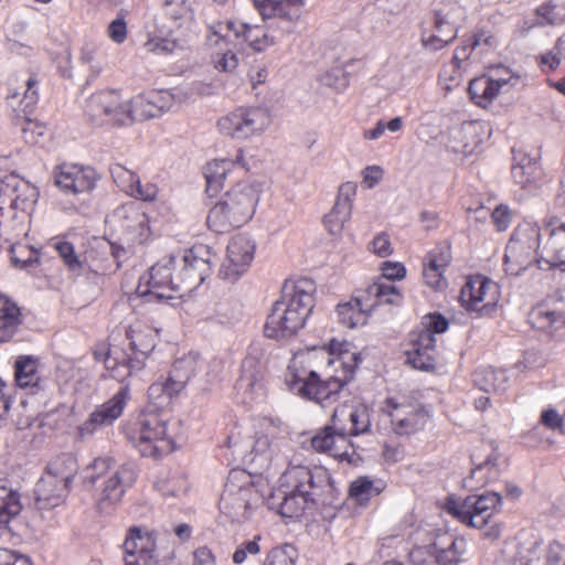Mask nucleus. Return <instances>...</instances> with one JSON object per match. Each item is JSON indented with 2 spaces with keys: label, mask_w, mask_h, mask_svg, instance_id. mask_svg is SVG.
<instances>
[{
  "label": "nucleus",
  "mask_w": 565,
  "mask_h": 565,
  "mask_svg": "<svg viewBox=\"0 0 565 565\" xmlns=\"http://www.w3.org/2000/svg\"><path fill=\"white\" fill-rule=\"evenodd\" d=\"M323 354L327 355L328 367L335 366V374L326 372L323 380L312 367L317 358L316 351L294 355L284 380L291 393L319 404L335 401L342 387L352 379L360 358L349 342L335 340L330 342L329 351Z\"/></svg>",
  "instance_id": "nucleus-1"
},
{
  "label": "nucleus",
  "mask_w": 565,
  "mask_h": 565,
  "mask_svg": "<svg viewBox=\"0 0 565 565\" xmlns=\"http://www.w3.org/2000/svg\"><path fill=\"white\" fill-rule=\"evenodd\" d=\"M182 263L180 273L173 276L174 258H162L140 279L137 291L141 296L172 299L177 292L199 287L211 274V253L204 245L185 250Z\"/></svg>",
  "instance_id": "nucleus-2"
},
{
  "label": "nucleus",
  "mask_w": 565,
  "mask_h": 565,
  "mask_svg": "<svg viewBox=\"0 0 565 565\" xmlns=\"http://www.w3.org/2000/svg\"><path fill=\"white\" fill-rule=\"evenodd\" d=\"M279 481L280 487L270 494L267 504L284 518L297 519L315 505L330 478L322 467L292 463Z\"/></svg>",
  "instance_id": "nucleus-3"
},
{
  "label": "nucleus",
  "mask_w": 565,
  "mask_h": 565,
  "mask_svg": "<svg viewBox=\"0 0 565 565\" xmlns=\"http://www.w3.org/2000/svg\"><path fill=\"white\" fill-rule=\"evenodd\" d=\"M266 28L236 23L243 47L245 44L255 52H263L276 45L284 36L294 33L306 13V0H252Z\"/></svg>",
  "instance_id": "nucleus-4"
},
{
  "label": "nucleus",
  "mask_w": 565,
  "mask_h": 565,
  "mask_svg": "<svg viewBox=\"0 0 565 565\" xmlns=\"http://www.w3.org/2000/svg\"><path fill=\"white\" fill-rule=\"evenodd\" d=\"M370 428L371 412L367 406L341 405L333 411L331 423L312 437L311 446L316 451L353 463L356 451L350 437L366 434Z\"/></svg>",
  "instance_id": "nucleus-5"
},
{
  "label": "nucleus",
  "mask_w": 565,
  "mask_h": 565,
  "mask_svg": "<svg viewBox=\"0 0 565 565\" xmlns=\"http://www.w3.org/2000/svg\"><path fill=\"white\" fill-rule=\"evenodd\" d=\"M315 291L313 281L307 278L285 284L280 298L275 301L267 317L265 335L279 340L296 334L305 326L313 308Z\"/></svg>",
  "instance_id": "nucleus-6"
},
{
  "label": "nucleus",
  "mask_w": 565,
  "mask_h": 565,
  "mask_svg": "<svg viewBox=\"0 0 565 565\" xmlns=\"http://www.w3.org/2000/svg\"><path fill=\"white\" fill-rule=\"evenodd\" d=\"M38 198V189L15 174L0 180V238L11 242L26 236Z\"/></svg>",
  "instance_id": "nucleus-7"
},
{
  "label": "nucleus",
  "mask_w": 565,
  "mask_h": 565,
  "mask_svg": "<svg viewBox=\"0 0 565 565\" xmlns=\"http://www.w3.org/2000/svg\"><path fill=\"white\" fill-rule=\"evenodd\" d=\"M262 192L259 182H237L211 207L206 218L209 228L215 233H226L249 222L256 212Z\"/></svg>",
  "instance_id": "nucleus-8"
},
{
  "label": "nucleus",
  "mask_w": 565,
  "mask_h": 565,
  "mask_svg": "<svg viewBox=\"0 0 565 565\" xmlns=\"http://www.w3.org/2000/svg\"><path fill=\"white\" fill-rule=\"evenodd\" d=\"M127 337L130 340L132 351L130 355L117 349H109L103 358L109 375L118 382H124L145 367L146 358L154 349L158 334L149 327H131L127 331Z\"/></svg>",
  "instance_id": "nucleus-9"
},
{
  "label": "nucleus",
  "mask_w": 565,
  "mask_h": 565,
  "mask_svg": "<svg viewBox=\"0 0 565 565\" xmlns=\"http://www.w3.org/2000/svg\"><path fill=\"white\" fill-rule=\"evenodd\" d=\"M128 438L142 457L159 458L174 449L168 419L151 409H146L138 417L128 431Z\"/></svg>",
  "instance_id": "nucleus-10"
},
{
  "label": "nucleus",
  "mask_w": 565,
  "mask_h": 565,
  "mask_svg": "<svg viewBox=\"0 0 565 565\" xmlns=\"http://www.w3.org/2000/svg\"><path fill=\"white\" fill-rule=\"evenodd\" d=\"M401 299L402 295L393 284L377 280L366 288L363 296L353 297L338 305L339 322L350 329L364 326L376 306L395 305Z\"/></svg>",
  "instance_id": "nucleus-11"
},
{
  "label": "nucleus",
  "mask_w": 565,
  "mask_h": 565,
  "mask_svg": "<svg viewBox=\"0 0 565 565\" xmlns=\"http://www.w3.org/2000/svg\"><path fill=\"white\" fill-rule=\"evenodd\" d=\"M271 125L270 111L260 106L237 107L217 120L220 134L234 140L260 137Z\"/></svg>",
  "instance_id": "nucleus-12"
},
{
  "label": "nucleus",
  "mask_w": 565,
  "mask_h": 565,
  "mask_svg": "<svg viewBox=\"0 0 565 565\" xmlns=\"http://www.w3.org/2000/svg\"><path fill=\"white\" fill-rule=\"evenodd\" d=\"M501 503L502 499L499 493L484 492L465 499L448 498L444 509L462 524L483 529L490 524L491 519L500 511Z\"/></svg>",
  "instance_id": "nucleus-13"
},
{
  "label": "nucleus",
  "mask_w": 565,
  "mask_h": 565,
  "mask_svg": "<svg viewBox=\"0 0 565 565\" xmlns=\"http://www.w3.org/2000/svg\"><path fill=\"white\" fill-rule=\"evenodd\" d=\"M541 228L536 223L519 224L505 247L504 269L509 275H519L536 260Z\"/></svg>",
  "instance_id": "nucleus-14"
},
{
  "label": "nucleus",
  "mask_w": 565,
  "mask_h": 565,
  "mask_svg": "<svg viewBox=\"0 0 565 565\" xmlns=\"http://www.w3.org/2000/svg\"><path fill=\"white\" fill-rule=\"evenodd\" d=\"M258 501L248 477L242 471H233L225 483L218 507L233 522H244L250 518Z\"/></svg>",
  "instance_id": "nucleus-15"
},
{
  "label": "nucleus",
  "mask_w": 565,
  "mask_h": 565,
  "mask_svg": "<svg viewBox=\"0 0 565 565\" xmlns=\"http://www.w3.org/2000/svg\"><path fill=\"white\" fill-rule=\"evenodd\" d=\"M212 64L217 71L232 72L238 66L243 42L236 22L222 21L210 28L206 36Z\"/></svg>",
  "instance_id": "nucleus-16"
},
{
  "label": "nucleus",
  "mask_w": 565,
  "mask_h": 565,
  "mask_svg": "<svg viewBox=\"0 0 565 565\" xmlns=\"http://www.w3.org/2000/svg\"><path fill=\"white\" fill-rule=\"evenodd\" d=\"M382 414L388 418L391 430L402 437L417 434L430 420V414L423 405L404 396L386 398Z\"/></svg>",
  "instance_id": "nucleus-17"
},
{
  "label": "nucleus",
  "mask_w": 565,
  "mask_h": 565,
  "mask_svg": "<svg viewBox=\"0 0 565 565\" xmlns=\"http://www.w3.org/2000/svg\"><path fill=\"white\" fill-rule=\"evenodd\" d=\"M500 298V287L493 280L476 275L462 286L459 301L468 312L490 317L495 312Z\"/></svg>",
  "instance_id": "nucleus-18"
},
{
  "label": "nucleus",
  "mask_w": 565,
  "mask_h": 565,
  "mask_svg": "<svg viewBox=\"0 0 565 565\" xmlns=\"http://www.w3.org/2000/svg\"><path fill=\"white\" fill-rule=\"evenodd\" d=\"M85 115L94 122H130L129 99L121 98L115 89H104L92 94L85 105Z\"/></svg>",
  "instance_id": "nucleus-19"
},
{
  "label": "nucleus",
  "mask_w": 565,
  "mask_h": 565,
  "mask_svg": "<svg viewBox=\"0 0 565 565\" xmlns=\"http://www.w3.org/2000/svg\"><path fill=\"white\" fill-rule=\"evenodd\" d=\"M256 252V243L246 234H237L227 244L218 276L228 282L237 281L249 268Z\"/></svg>",
  "instance_id": "nucleus-20"
},
{
  "label": "nucleus",
  "mask_w": 565,
  "mask_h": 565,
  "mask_svg": "<svg viewBox=\"0 0 565 565\" xmlns=\"http://www.w3.org/2000/svg\"><path fill=\"white\" fill-rule=\"evenodd\" d=\"M106 223L131 244H141L149 235L148 217L135 203L115 209Z\"/></svg>",
  "instance_id": "nucleus-21"
},
{
  "label": "nucleus",
  "mask_w": 565,
  "mask_h": 565,
  "mask_svg": "<svg viewBox=\"0 0 565 565\" xmlns=\"http://www.w3.org/2000/svg\"><path fill=\"white\" fill-rule=\"evenodd\" d=\"M129 399L130 388L126 384L110 399L97 406L88 418L78 426L79 437H90L98 430L113 425L121 416Z\"/></svg>",
  "instance_id": "nucleus-22"
},
{
  "label": "nucleus",
  "mask_w": 565,
  "mask_h": 565,
  "mask_svg": "<svg viewBox=\"0 0 565 565\" xmlns=\"http://www.w3.org/2000/svg\"><path fill=\"white\" fill-rule=\"evenodd\" d=\"M281 438L279 428L269 419H263L258 424L247 460L256 470H265L270 467L274 458L280 449Z\"/></svg>",
  "instance_id": "nucleus-23"
},
{
  "label": "nucleus",
  "mask_w": 565,
  "mask_h": 565,
  "mask_svg": "<svg viewBox=\"0 0 565 565\" xmlns=\"http://www.w3.org/2000/svg\"><path fill=\"white\" fill-rule=\"evenodd\" d=\"M55 185L65 194L92 191L98 180L95 169L77 163H61L53 172Z\"/></svg>",
  "instance_id": "nucleus-24"
},
{
  "label": "nucleus",
  "mask_w": 565,
  "mask_h": 565,
  "mask_svg": "<svg viewBox=\"0 0 565 565\" xmlns=\"http://www.w3.org/2000/svg\"><path fill=\"white\" fill-rule=\"evenodd\" d=\"M177 98L170 89L150 90L129 99L130 122L160 116L175 105Z\"/></svg>",
  "instance_id": "nucleus-25"
},
{
  "label": "nucleus",
  "mask_w": 565,
  "mask_h": 565,
  "mask_svg": "<svg viewBox=\"0 0 565 565\" xmlns=\"http://www.w3.org/2000/svg\"><path fill=\"white\" fill-rule=\"evenodd\" d=\"M136 479L137 472L131 465L119 466L102 484L97 499L99 511L107 513L117 505Z\"/></svg>",
  "instance_id": "nucleus-26"
},
{
  "label": "nucleus",
  "mask_w": 565,
  "mask_h": 565,
  "mask_svg": "<svg viewBox=\"0 0 565 565\" xmlns=\"http://www.w3.org/2000/svg\"><path fill=\"white\" fill-rule=\"evenodd\" d=\"M356 188V183L351 181L339 186L335 203L323 218L324 227L329 234L333 236L341 235L345 224L350 221Z\"/></svg>",
  "instance_id": "nucleus-27"
},
{
  "label": "nucleus",
  "mask_w": 565,
  "mask_h": 565,
  "mask_svg": "<svg viewBox=\"0 0 565 565\" xmlns=\"http://www.w3.org/2000/svg\"><path fill=\"white\" fill-rule=\"evenodd\" d=\"M71 484L49 471L38 481L34 493L36 507L40 510H51L61 505L68 492Z\"/></svg>",
  "instance_id": "nucleus-28"
},
{
  "label": "nucleus",
  "mask_w": 565,
  "mask_h": 565,
  "mask_svg": "<svg viewBox=\"0 0 565 565\" xmlns=\"http://www.w3.org/2000/svg\"><path fill=\"white\" fill-rule=\"evenodd\" d=\"M483 126L479 121H465L452 126L448 131L447 147L465 156L471 154L481 142Z\"/></svg>",
  "instance_id": "nucleus-29"
},
{
  "label": "nucleus",
  "mask_w": 565,
  "mask_h": 565,
  "mask_svg": "<svg viewBox=\"0 0 565 565\" xmlns=\"http://www.w3.org/2000/svg\"><path fill=\"white\" fill-rule=\"evenodd\" d=\"M437 358L436 338L429 331H419L407 351V361L420 371L434 370Z\"/></svg>",
  "instance_id": "nucleus-30"
},
{
  "label": "nucleus",
  "mask_w": 565,
  "mask_h": 565,
  "mask_svg": "<svg viewBox=\"0 0 565 565\" xmlns=\"http://www.w3.org/2000/svg\"><path fill=\"white\" fill-rule=\"evenodd\" d=\"M531 324L541 331L553 333L565 327V303L558 301L553 306L543 305L530 315Z\"/></svg>",
  "instance_id": "nucleus-31"
},
{
  "label": "nucleus",
  "mask_w": 565,
  "mask_h": 565,
  "mask_svg": "<svg viewBox=\"0 0 565 565\" xmlns=\"http://www.w3.org/2000/svg\"><path fill=\"white\" fill-rule=\"evenodd\" d=\"M544 233L547 239L541 249L542 257L551 267L565 266V225L546 226Z\"/></svg>",
  "instance_id": "nucleus-32"
},
{
  "label": "nucleus",
  "mask_w": 565,
  "mask_h": 565,
  "mask_svg": "<svg viewBox=\"0 0 565 565\" xmlns=\"http://www.w3.org/2000/svg\"><path fill=\"white\" fill-rule=\"evenodd\" d=\"M204 366L205 361L199 353L189 352L174 361L169 377L172 380L177 388L182 391L188 382L192 377L196 376Z\"/></svg>",
  "instance_id": "nucleus-33"
},
{
  "label": "nucleus",
  "mask_w": 565,
  "mask_h": 565,
  "mask_svg": "<svg viewBox=\"0 0 565 565\" xmlns=\"http://www.w3.org/2000/svg\"><path fill=\"white\" fill-rule=\"evenodd\" d=\"M145 49L157 55H173L188 50L189 41L173 32L168 34L148 33Z\"/></svg>",
  "instance_id": "nucleus-34"
},
{
  "label": "nucleus",
  "mask_w": 565,
  "mask_h": 565,
  "mask_svg": "<svg viewBox=\"0 0 565 565\" xmlns=\"http://www.w3.org/2000/svg\"><path fill=\"white\" fill-rule=\"evenodd\" d=\"M434 548L439 565H457L466 551V542L445 533L434 543Z\"/></svg>",
  "instance_id": "nucleus-35"
},
{
  "label": "nucleus",
  "mask_w": 565,
  "mask_h": 565,
  "mask_svg": "<svg viewBox=\"0 0 565 565\" xmlns=\"http://www.w3.org/2000/svg\"><path fill=\"white\" fill-rule=\"evenodd\" d=\"M468 90L471 99L481 107H487L503 93L500 85L488 73L471 79Z\"/></svg>",
  "instance_id": "nucleus-36"
},
{
  "label": "nucleus",
  "mask_w": 565,
  "mask_h": 565,
  "mask_svg": "<svg viewBox=\"0 0 565 565\" xmlns=\"http://www.w3.org/2000/svg\"><path fill=\"white\" fill-rule=\"evenodd\" d=\"M21 323L18 305L9 297L0 295V342L10 340Z\"/></svg>",
  "instance_id": "nucleus-37"
},
{
  "label": "nucleus",
  "mask_w": 565,
  "mask_h": 565,
  "mask_svg": "<svg viewBox=\"0 0 565 565\" xmlns=\"http://www.w3.org/2000/svg\"><path fill=\"white\" fill-rule=\"evenodd\" d=\"M181 392L177 388L172 380L168 376L166 380H159L151 384L148 388V407L153 412L164 409L169 406L173 396Z\"/></svg>",
  "instance_id": "nucleus-38"
},
{
  "label": "nucleus",
  "mask_w": 565,
  "mask_h": 565,
  "mask_svg": "<svg viewBox=\"0 0 565 565\" xmlns=\"http://www.w3.org/2000/svg\"><path fill=\"white\" fill-rule=\"evenodd\" d=\"M385 489V482L381 479H372L363 476L351 482L350 498L358 504H366L372 498L379 495Z\"/></svg>",
  "instance_id": "nucleus-39"
},
{
  "label": "nucleus",
  "mask_w": 565,
  "mask_h": 565,
  "mask_svg": "<svg viewBox=\"0 0 565 565\" xmlns=\"http://www.w3.org/2000/svg\"><path fill=\"white\" fill-rule=\"evenodd\" d=\"M156 539L152 533L142 532L140 529H131L124 542L126 556L147 555L156 552Z\"/></svg>",
  "instance_id": "nucleus-40"
},
{
  "label": "nucleus",
  "mask_w": 565,
  "mask_h": 565,
  "mask_svg": "<svg viewBox=\"0 0 565 565\" xmlns=\"http://www.w3.org/2000/svg\"><path fill=\"white\" fill-rule=\"evenodd\" d=\"M234 162L230 159H216L210 161L204 168L206 192L216 194L224 185V180L232 171Z\"/></svg>",
  "instance_id": "nucleus-41"
},
{
  "label": "nucleus",
  "mask_w": 565,
  "mask_h": 565,
  "mask_svg": "<svg viewBox=\"0 0 565 565\" xmlns=\"http://www.w3.org/2000/svg\"><path fill=\"white\" fill-rule=\"evenodd\" d=\"M473 382L484 392H500L507 388L508 375L501 369L480 367L473 373Z\"/></svg>",
  "instance_id": "nucleus-42"
},
{
  "label": "nucleus",
  "mask_w": 565,
  "mask_h": 565,
  "mask_svg": "<svg viewBox=\"0 0 565 565\" xmlns=\"http://www.w3.org/2000/svg\"><path fill=\"white\" fill-rule=\"evenodd\" d=\"M20 495L6 486H0V526H6L21 512Z\"/></svg>",
  "instance_id": "nucleus-43"
},
{
  "label": "nucleus",
  "mask_w": 565,
  "mask_h": 565,
  "mask_svg": "<svg viewBox=\"0 0 565 565\" xmlns=\"http://www.w3.org/2000/svg\"><path fill=\"white\" fill-rule=\"evenodd\" d=\"M14 377L19 387L35 386L39 382L38 361L31 356H20L15 361Z\"/></svg>",
  "instance_id": "nucleus-44"
},
{
  "label": "nucleus",
  "mask_w": 565,
  "mask_h": 565,
  "mask_svg": "<svg viewBox=\"0 0 565 565\" xmlns=\"http://www.w3.org/2000/svg\"><path fill=\"white\" fill-rule=\"evenodd\" d=\"M47 471L71 484L77 471L76 459L71 454H63L49 465Z\"/></svg>",
  "instance_id": "nucleus-45"
},
{
  "label": "nucleus",
  "mask_w": 565,
  "mask_h": 565,
  "mask_svg": "<svg viewBox=\"0 0 565 565\" xmlns=\"http://www.w3.org/2000/svg\"><path fill=\"white\" fill-rule=\"evenodd\" d=\"M105 46L98 42H86L81 50V61L93 72L100 73L105 66Z\"/></svg>",
  "instance_id": "nucleus-46"
},
{
  "label": "nucleus",
  "mask_w": 565,
  "mask_h": 565,
  "mask_svg": "<svg viewBox=\"0 0 565 565\" xmlns=\"http://www.w3.org/2000/svg\"><path fill=\"white\" fill-rule=\"evenodd\" d=\"M157 489L163 497H180L188 490V482L181 473H168L156 483Z\"/></svg>",
  "instance_id": "nucleus-47"
},
{
  "label": "nucleus",
  "mask_w": 565,
  "mask_h": 565,
  "mask_svg": "<svg viewBox=\"0 0 565 565\" xmlns=\"http://www.w3.org/2000/svg\"><path fill=\"white\" fill-rule=\"evenodd\" d=\"M114 465L110 456H100L95 458L84 469V481L94 484L102 476L106 475Z\"/></svg>",
  "instance_id": "nucleus-48"
},
{
  "label": "nucleus",
  "mask_w": 565,
  "mask_h": 565,
  "mask_svg": "<svg viewBox=\"0 0 565 565\" xmlns=\"http://www.w3.org/2000/svg\"><path fill=\"white\" fill-rule=\"evenodd\" d=\"M495 458H488L480 462L472 471L470 479L476 480L477 484H487L499 477V469Z\"/></svg>",
  "instance_id": "nucleus-49"
},
{
  "label": "nucleus",
  "mask_w": 565,
  "mask_h": 565,
  "mask_svg": "<svg viewBox=\"0 0 565 565\" xmlns=\"http://www.w3.org/2000/svg\"><path fill=\"white\" fill-rule=\"evenodd\" d=\"M296 556L297 553L294 546H277L268 553L263 565H295Z\"/></svg>",
  "instance_id": "nucleus-50"
},
{
  "label": "nucleus",
  "mask_w": 565,
  "mask_h": 565,
  "mask_svg": "<svg viewBox=\"0 0 565 565\" xmlns=\"http://www.w3.org/2000/svg\"><path fill=\"white\" fill-rule=\"evenodd\" d=\"M126 13L127 10L121 9L106 29L107 36L116 44H122L128 35Z\"/></svg>",
  "instance_id": "nucleus-51"
},
{
  "label": "nucleus",
  "mask_w": 565,
  "mask_h": 565,
  "mask_svg": "<svg viewBox=\"0 0 565 565\" xmlns=\"http://www.w3.org/2000/svg\"><path fill=\"white\" fill-rule=\"evenodd\" d=\"M110 174L114 182L126 194L132 190L134 183L139 178L134 171L127 169L120 163H114L110 167Z\"/></svg>",
  "instance_id": "nucleus-52"
},
{
  "label": "nucleus",
  "mask_w": 565,
  "mask_h": 565,
  "mask_svg": "<svg viewBox=\"0 0 565 565\" xmlns=\"http://www.w3.org/2000/svg\"><path fill=\"white\" fill-rule=\"evenodd\" d=\"M10 252L15 266L28 267L38 262V250L28 245L13 243Z\"/></svg>",
  "instance_id": "nucleus-53"
},
{
  "label": "nucleus",
  "mask_w": 565,
  "mask_h": 565,
  "mask_svg": "<svg viewBox=\"0 0 565 565\" xmlns=\"http://www.w3.org/2000/svg\"><path fill=\"white\" fill-rule=\"evenodd\" d=\"M488 74L490 77H493L497 84L500 85L503 93H508L519 82V77L505 66H497L490 70Z\"/></svg>",
  "instance_id": "nucleus-54"
},
{
  "label": "nucleus",
  "mask_w": 565,
  "mask_h": 565,
  "mask_svg": "<svg viewBox=\"0 0 565 565\" xmlns=\"http://www.w3.org/2000/svg\"><path fill=\"white\" fill-rule=\"evenodd\" d=\"M444 269L424 263L423 278L428 287L435 290L445 289L447 286V280L444 276Z\"/></svg>",
  "instance_id": "nucleus-55"
},
{
  "label": "nucleus",
  "mask_w": 565,
  "mask_h": 565,
  "mask_svg": "<svg viewBox=\"0 0 565 565\" xmlns=\"http://www.w3.org/2000/svg\"><path fill=\"white\" fill-rule=\"evenodd\" d=\"M451 260L450 248L447 245H438L433 250H430L426 258L425 263L431 265L434 267H438L440 269L446 270Z\"/></svg>",
  "instance_id": "nucleus-56"
},
{
  "label": "nucleus",
  "mask_w": 565,
  "mask_h": 565,
  "mask_svg": "<svg viewBox=\"0 0 565 565\" xmlns=\"http://www.w3.org/2000/svg\"><path fill=\"white\" fill-rule=\"evenodd\" d=\"M434 30L443 35H447L448 39H455L457 36V26L449 12L444 13L438 11L435 13Z\"/></svg>",
  "instance_id": "nucleus-57"
},
{
  "label": "nucleus",
  "mask_w": 565,
  "mask_h": 565,
  "mask_svg": "<svg viewBox=\"0 0 565 565\" xmlns=\"http://www.w3.org/2000/svg\"><path fill=\"white\" fill-rule=\"evenodd\" d=\"M260 535L254 536L253 540L243 542L233 554V562L237 565L243 564L248 555H257L260 552Z\"/></svg>",
  "instance_id": "nucleus-58"
},
{
  "label": "nucleus",
  "mask_w": 565,
  "mask_h": 565,
  "mask_svg": "<svg viewBox=\"0 0 565 565\" xmlns=\"http://www.w3.org/2000/svg\"><path fill=\"white\" fill-rule=\"evenodd\" d=\"M238 391H242L248 401H254L256 396L260 395L263 384L252 375L244 374L236 385Z\"/></svg>",
  "instance_id": "nucleus-59"
},
{
  "label": "nucleus",
  "mask_w": 565,
  "mask_h": 565,
  "mask_svg": "<svg viewBox=\"0 0 565 565\" xmlns=\"http://www.w3.org/2000/svg\"><path fill=\"white\" fill-rule=\"evenodd\" d=\"M535 171V164H533L530 160H526V162H521L512 167V177L516 183L524 186L532 182Z\"/></svg>",
  "instance_id": "nucleus-60"
},
{
  "label": "nucleus",
  "mask_w": 565,
  "mask_h": 565,
  "mask_svg": "<svg viewBox=\"0 0 565 565\" xmlns=\"http://www.w3.org/2000/svg\"><path fill=\"white\" fill-rule=\"evenodd\" d=\"M127 194L138 200L153 201L157 198L158 188L156 184L150 182L142 184L138 178L132 185V190L128 191Z\"/></svg>",
  "instance_id": "nucleus-61"
},
{
  "label": "nucleus",
  "mask_w": 565,
  "mask_h": 565,
  "mask_svg": "<svg viewBox=\"0 0 565 565\" xmlns=\"http://www.w3.org/2000/svg\"><path fill=\"white\" fill-rule=\"evenodd\" d=\"M323 85L332 87L335 90H343L348 86V79L341 68H332L321 76Z\"/></svg>",
  "instance_id": "nucleus-62"
},
{
  "label": "nucleus",
  "mask_w": 565,
  "mask_h": 565,
  "mask_svg": "<svg viewBox=\"0 0 565 565\" xmlns=\"http://www.w3.org/2000/svg\"><path fill=\"white\" fill-rule=\"evenodd\" d=\"M498 231H505L512 222V212L507 205H498L491 215Z\"/></svg>",
  "instance_id": "nucleus-63"
},
{
  "label": "nucleus",
  "mask_w": 565,
  "mask_h": 565,
  "mask_svg": "<svg viewBox=\"0 0 565 565\" xmlns=\"http://www.w3.org/2000/svg\"><path fill=\"white\" fill-rule=\"evenodd\" d=\"M545 565H565V546L552 542L547 547Z\"/></svg>",
  "instance_id": "nucleus-64"
}]
</instances>
